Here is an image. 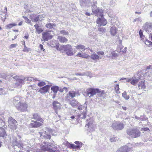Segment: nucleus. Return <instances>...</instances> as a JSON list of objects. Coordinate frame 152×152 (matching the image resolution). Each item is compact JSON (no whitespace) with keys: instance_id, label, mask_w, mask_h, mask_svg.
<instances>
[{"instance_id":"f257e3e1","label":"nucleus","mask_w":152,"mask_h":152,"mask_svg":"<svg viewBox=\"0 0 152 152\" xmlns=\"http://www.w3.org/2000/svg\"><path fill=\"white\" fill-rule=\"evenodd\" d=\"M92 10L93 13L97 14L98 16L101 17L98 18L96 20L97 24L100 25L105 26L107 22L106 20L103 17V10L102 9L98 8L97 6L95 5L92 6Z\"/></svg>"},{"instance_id":"f03ea898","label":"nucleus","mask_w":152,"mask_h":152,"mask_svg":"<svg viewBox=\"0 0 152 152\" xmlns=\"http://www.w3.org/2000/svg\"><path fill=\"white\" fill-rule=\"evenodd\" d=\"M59 50L61 52H64L67 56H73L75 52L73 50L71 45L69 44L61 45L59 48Z\"/></svg>"},{"instance_id":"7ed1b4c3","label":"nucleus","mask_w":152,"mask_h":152,"mask_svg":"<svg viewBox=\"0 0 152 152\" xmlns=\"http://www.w3.org/2000/svg\"><path fill=\"white\" fill-rule=\"evenodd\" d=\"M45 145H42L41 148L42 150L48 151L49 152H58L57 147L52 143L44 142Z\"/></svg>"},{"instance_id":"20e7f679","label":"nucleus","mask_w":152,"mask_h":152,"mask_svg":"<svg viewBox=\"0 0 152 152\" xmlns=\"http://www.w3.org/2000/svg\"><path fill=\"white\" fill-rule=\"evenodd\" d=\"M127 134L132 138H136L140 135V131L137 128H131L126 131Z\"/></svg>"},{"instance_id":"39448f33","label":"nucleus","mask_w":152,"mask_h":152,"mask_svg":"<svg viewBox=\"0 0 152 152\" xmlns=\"http://www.w3.org/2000/svg\"><path fill=\"white\" fill-rule=\"evenodd\" d=\"M8 126L12 129H16L17 128V122L14 119L11 117H9L8 120Z\"/></svg>"},{"instance_id":"423d86ee","label":"nucleus","mask_w":152,"mask_h":152,"mask_svg":"<svg viewBox=\"0 0 152 152\" xmlns=\"http://www.w3.org/2000/svg\"><path fill=\"white\" fill-rule=\"evenodd\" d=\"M28 104L25 102H20L16 106V108L18 110L26 112L27 110Z\"/></svg>"},{"instance_id":"0eeeda50","label":"nucleus","mask_w":152,"mask_h":152,"mask_svg":"<svg viewBox=\"0 0 152 152\" xmlns=\"http://www.w3.org/2000/svg\"><path fill=\"white\" fill-rule=\"evenodd\" d=\"M99 91V88H90L86 90L87 94L88 96L90 95L89 97H90L93 96Z\"/></svg>"},{"instance_id":"6e6552de","label":"nucleus","mask_w":152,"mask_h":152,"mask_svg":"<svg viewBox=\"0 0 152 152\" xmlns=\"http://www.w3.org/2000/svg\"><path fill=\"white\" fill-rule=\"evenodd\" d=\"M144 30L146 32L149 33L152 30V23L147 22L144 25L143 27Z\"/></svg>"},{"instance_id":"1a4fd4ad","label":"nucleus","mask_w":152,"mask_h":152,"mask_svg":"<svg viewBox=\"0 0 152 152\" xmlns=\"http://www.w3.org/2000/svg\"><path fill=\"white\" fill-rule=\"evenodd\" d=\"M111 126L114 129L121 130L123 129L124 126V124L121 123H118L117 122L113 123Z\"/></svg>"},{"instance_id":"9d476101","label":"nucleus","mask_w":152,"mask_h":152,"mask_svg":"<svg viewBox=\"0 0 152 152\" xmlns=\"http://www.w3.org/2000/svg\"><path fill=\"white\" fill-rule=\"evenodd\" d=\"M51 85H47L40 88L38 91L42 94H44L48 92Z\"/></svg>"},{"instance_id":"9b49d317","label":"nucleus","mask_w":152,"mask_h":152,"mask_svg":"<svg viewBox=\"0 0 152 152\" xmlns=\"http://www.w3.org/2000/svg\"><path fill=\"white\" fill-rule=\"evenodd\" d=\"M53 108L55 113L58 114L57 110L61 109V104L56 101H54L52 103Z\"/></svg>"},{"instance_id":"f8f14e48","label":"nucleus","mask_w":152,"mask_h":152,"mask_svg":"<svg viewBox=\"0 0 152 152\" xmlns=\"http://www.w3.org/2000/svg\"><path fill=\"white\" fill-rule=\"evenodd\" d=\"M42 38L44 41H48V40L51 39L53 36L50 35V34L48 32H44L42 33Z\"/></svg>"},{"instance_id":"ddd939ff","label":"nucleus","mask_w":152,"mask_h":152,"mask_svg":"<svg viewBox=\"0 0 152 152\" xmlns=\"http://www.w3.org/2000/svg\"><path fill=\"white\" fill-rule=\"evenodd\" d=\"M31 118L34 119L36 121H39L42 123L44 121V120L41 118L40 115L37 113H33Z\"/></svg>"},{"instance_id":"4468645a","label":"nucleus","mask_w":152,"mask_h":152,"mask_svg":"<svg viewBox=\"0 0 152 152\" xmlns=\"http://www.w3.org/2000/svg\"><path fill=\"white\" fill-rule=\"evenodd\" d=\"M30 126L33 128H38L42 125V122H39L37 121H31Z\"/></svg>"},{"instance_id":"2eb2a0df","label":"nucleus","mask_w":152,"mask_h":152,"mask_svg":"<svg viewBox=\"0 0 152 152\" xmlns=\"http://www.w3.org/2000/svg\"><path fill=\"white\" fill-rule=\"evenodd\" d=\"M21 97L19 96H16L14 97L13 99V104L16 106L20 104V102Z\"/></svg>"},{"instance_id":"dca6fc26","label":"nucleus","mask_w":152,"mask_h":152,"mask_svg":"<svg viewBox=\"0 0 152 152\" xmlns=\"http://www.w3.org/2000/svg\"><path fill=\"white\" fill-rule=\"evenodd\" d=\"M129 148L127 146H123L120 148L116 152H128Z\"/></svg>"},{"instance_id":"f3484780","label":"nucleus","mask_w":152,"mask_h":152,"mask_svg":"<svg viewBox=\"0 0 152 152\" xmlns=\"http://www.w3.org/2000/svg\"><path fill=\"white\" fill-rule=\"evenodd\" d=\"M0 123H1V125L4 128H7V125L5 124V118L3 114L0 115Z\"/></svg>"},{"instance_id":"a211bd4d","label":"nucleus","mask_w":152,"mask_h":152,"mask_svg":"<svg viewBox=\"0 0 152 152\" xmlns=\"http://www.w3.org/2000/svg\"><path fill=\"white\" fill-rule=\"evenodd\" d=\"M57 37V39L61 43H65L68 41V39L64 37L59 36Z\"/></svg>"},{"instance_id":"6ab92c4d","label":"nucleus","mask_w":152,"mask_h":152,"mask_svg":"<svg viewBox=\"0 0 152 152\" xmlns=\"http://www.w3.org/2000/svg\"><path fill=\"white\" fill-rule=\"evenodd\" d=\"M77 57H79L85 58H88L89 57V55L85 53H79L77 55Z\"/></svg>"},{"instance_id":"aec40b11","label":"nucleus","mask_w":152,"mask_h":152,"mask_svg":"<svg viewBox=\"0 0 152 152\" xmlns=\"http://www.w3.org/2000/svg\"><path fill=\"white\" fill-rule=\"evenodd\" d=\"M117 30L115 27H112L110 28V31L112 35L114 36L116 35Z\"/></svg>"},{"instance_id":"412c9836","label":"nucleus","mask_w":152,"mask_h":152,"mask_svg":"<svg viewBox=\"0 0 152 152\" xmlns=\"http://www.w3.org/2000/svg\"><path fill=\"white\" fill-rule=\"evenodd\" d=\"M76 94V92L72 91H69L68 94H67V96L66 97V98H67L69 96L71 98H73L75 96Z\"/></svg>"},{"instance_id":"4be33fe9","label":"nucleus","mask_w":152,"mask_h":152,"mask_svg":"<svg viewBox=\"0 0 152 152\" xmlns=\"http://www.w3.org/2000/svg\"><path fill=\"white\" fill-rule=\"evenodd\" d=\"M138 87L139 89H142L144 90L146 88V86L145 85L144 82L142 81L139 83L138 84Z\"/></svg>"},{"instance_id":"5701e85b","label":"nucleus","mask_w":152,"mask_h":152,"mask_svg":"<svg viewBox=\"0 0 152 152\" xmlns=\"http://www.w3.org/2000/svg\"><path fill=\"white\" fill-rule=\"evenodd\" d=\"M7 136L4 129L2 127H0V137H4Z\"/></svg>"},{"instance_id":"b1692460","label":"nucleus","mask_w":152,"mask_h":152,"mask_svg":"<svg viewBox=\"0 0 152 152\" xmlns=\"http://www.w3.org/2000/svg\"><path fill=\"white\" fill-rule=\"evenodd\" d=\"M97 93H98V96L104 99L106 97V94L104 90L100 91L99 90V91Z\"/></svg>"},{"instance_id":"393cba45","label":"nucleus","mask_w":152,"mask_h":152,"mask_svg":"<svg viewBox=\"0 0 152 152\" xmlns=\"http://www.w3.org/2000/svg\"><path fill=\"white\" fill-rule=\"evenodd\" d=\"M89 1V0H80V4L82 7H85L87 5Z\"/></svg>"},{"instance_id":"a878e982","label":"nucleus","mask_w":152,"mask_h":152,"mask_svg":"<svg viewBox=\"0 0 152 152\" xmlns=\"http://www.w3.org/2000/svg\"><path fill=\"white\" fill-rule=\"evenodd\" d=\"M34 26L36 29V31H37L38 34H40L43 31V30L42 28H39V26L38 24H36Z\"/></svg>"},{"instance_id":"bb28decb","label":"nucleus","mask_w":152,"mask_h":152,"mask_svg":"<svg viewBox=\"0 0 152 152\" xmlns=\"http://www.w3.org/2000/svg\"><path fill=\"white\" fill-rule=\"evenodd\" d=\"M70 104L72 107H74L76 106H78L79 104V103L75 100H72L70 102Z\"/></svg>"},{"instance_id":"cd10ccee","label":"nucleus","mask_w":152,"mask_h":152,"mask_svg":"<svg viewBox=\"0 0 152 152\" xmlns=\"http://www.w3.org/2000/svg\"><path fill=\"white\" fill-rule=\"evenodd\" d=\"M51 90L53 91L54 94H56L59 90L58 86H52L51 88Z\"/></svg>"},{"instance_id":"c85d7f7f","label":"nucleus","mask_w":152,"mask_h":152,"mask_svg":"<svg viewBox=\"0 0 152 152\" xmlns=\"http://www.w3.org/2000/svg\"><path fill=\"white\" fill-rule=\"evenodd\" d=\"M139 79L137 78L134 79L133 77L132 78V80L131 81V84L134 86L136 85L138 82Z\"/></svg>"},{"instance_id":"c756f323","label":"nucleus","mask_w":152,"mask_h":152,"mask_svg":"<svg viewBox=\"0 0 152 152\" xmlns=\"http://www.w3.org/2000/svg\"><path fill=\"white\" fill-rule=\"evenodd\" d=\"M56 25L54 23H49L45 25V26L47 28L49 29H51L53 28V27H56Z\"/></svg>"},{"instance_id":"7c9ffc66","label":"nucleus","mask_w":152,"mask_h":152,"mask_svg":"<svg viewBox=\"0 0 152 152\" xmlns=\"http://www.w3.org/2000/svg\"><path fill=\"white\" fill-rule=\"evenodd\" d=\"M74 143L76 144V148L77 149H80L82 147L83 145V143L81 142H80L78 141L75 142Z\"/></svg>"},{"instance_id":"2f4dec72","label":"nucleus","mask_w":152,"mask_h":152,"mask_svg":"<svg viewBox=\"0 0 152 152\" xmlns=\"http://www.w3.org/2000/svg\"><path fill=\"white\" fill-rule=\"evenodd\" d=\"M76 48L77 49H80L82 51H84L86 49V48L85 46L82 45H79L77 46H75Z\"/></svg>"},{"instance_id":"473e14b6","label":"nucleus","mask_w":152,"mask_h":152,"mask_svg":"<svg viewBox=\"0 0 152 152\" xmlns=\"http://www.w3.org/2000/svg\"><path fill=\"white\" fill-rule=\"evenodd\" d=\"M89 57L94 60L99 59V56L96 54H92Z\"/></svg>"},{"instance_id":"72a5a7b5","label":"nucleus","mask_w":152,"mask_h":152,"mask_svg":"<svg viewBox=\"0 0 152 152\" xmlns=\"http://www.w3.org/2000/svg\"><path fill=\"white\" fill-rule=\"evenodd\" d=\"M12 145L13 147H15V148H17V146H18L19 147H21V144L19 143L16 141L13 142Z\"/></svg>"},{"instance_id":"f704fd0d","label":"nucleus","mask_w":152,"mask_h":152,"mask_svg":"<svg viewBox=\"0 0 152 152\" xmlns=\"http://www.w3.org/2000/svg\"><path fill=\"white\" fill-rule=\"evenodd\" d=\"M122 97L126 100H128L129 98V95H127L126 92L125 91H124L122 94Z\"/></svg>"},{"instance_id":"c9c22d12","label":"nucleus","mask_w":152,"mask_h":152,"mask_svg":"<svg viewBox=\"0 0 152 152\" xmlns=\"http://www.w3.org/2000/svg\"><path fill=\"white\" fill-rule=\"evenodd\" d=\"M44 137L46 139H50L51 138V135L50 133H48L45 131V134L44 135Z\"/></svg>"},{"instance_id":"e433bc0d","label":"nucleus","mask_w":152,"mask_h":152,"mask_svg":"<svg viewBox=\"0 0 152 152\" xmlns=\"http://www.w3.org/2000/svg\"><path fill=\"white\" fill-rule=\"evenodd\" d=\"M98 31L100 34H102L105 33L106 29L104 28L100 27L99 28Z\"/></svg>"},{"instance_id":"4c0bfd02","label":"nucleus","mask_w":152,"mask_h":152,"mask_svg":"<svg viewBox=\"0 0 152 152\" xmlns=\"http://www.w3.org/2000/svg\"><path fill=\"white\" fill-rule=\"evenodd\" d=\"M42 16L41 15H39L36 17L33 20V21L36 22L42 18Z\"/></svg>"},{"instance_id":"58836bf2","label":"nucleus","mask_w":152,"mask_h":152,"mask_svg":"<svg viewBox=\"0 0 152 152\" xmlns=\"http://www.w3.org/2000/svg\"><path fill=\"white\" fill-rule=\"evenodd\" d=\"M60 34H62L64 35H68L69 32L68 31H66L64 30H63L60 31Z\"/></svg>"},{"instance_id":"ea45409f","label":"nucleus","mask_w":152,"mask_h":152,"mask_svg":"<svg viewBox=\"0 0 152 152\" xmlns=\"http://www.w3.org/2000/svg\"><path fill=\"white\" fill-rule=\"evenodd\" d=\"M17 24L15 23H10L6 26V28L7 29L10 28L13 26H15Z\"/></svg>"},{"instance_id":"a19ab883","label":"nucleus","mask_w":152,"mask_h":152,"mask_svg":"<svg viewBox=\"0 0 152 152\" xmlns=\"http://www.w3.org/2000/svg\"><path fill=\"white\" fill-rule=\"evenodd\" d=\"M118 140V138L117 137L114 136L111 137L110 138V141L111 142H116Z\"/></svg>"},{"instance_id":"79ce46f5","label":"nucleus","mask_w":152,"mask_h":152,"mask_svg":"<svg viewBox=\"0 0 152 152\" xmlns=\"http://www.w3.org/2000/svg\"><path fill=\"white\" fill-rule=\"evenodd\" d=\"M46 83L44 81H40L39 83L37 84V86L39 87H42L45 86Z\"/></svg>"},{"instance_id":"37998d69","label":"nucleus","mask_w":152,"mask_h":152,"mask_svg":"<svg viewBox=\"0 0 152 152\" xmlns=\"http://www.w3.org/2000/svg\"><path fill=\"white\" fill-rule=\"evenodd\" d=\"M139 118L141 121L148 120V118L144 115H141Z\"/></svg>"},{"instance_id":"c03bdc74","label":"nucleus","mask_w":152,"mask_h":152,"mask_svg":"<svg viewBox=\"0 0 152 152\" xmlns=\"http://www.w3.org/2000/svg\"><path fill=\"white\" fill-rule=\"evenodd\" d=\"M26 79V78H24L23 79H20L16 81L19 82V83H20V84L22 85L24 84V80Z\"/></svg>"},{"instance_id":"a18cd8bd","label":"nucleus","mask_w":152,"mask_h":152,"mask_svg":"<svg viewBox=\"0 0 152 152\" xmlns=\"http://www.w3.org/2000/svg\"><path fill=\"white\" fill-rule=\"evenodd\" d=\"M17 148H15V147H14V148L15 149V150L17 152H20V151L23 148V145L21 144V147H19L18 146L17 147Z\"/></svg>"},{"instance_id":"49530a36","label":"nucleus","mask_w":152,"mask_h":152,"mask_svg":"<svg viewBox=\"0 0 152 152\" xmlns=\"http://www.w3.org/2000/svg\"><path fill=\"white\" fill-rule=\"evenodd\" d=\"M145 44L148 46L150 47L152 45V42L151 41L146 40L145 42Z\"/></svg>"},{"instance_id":"de8ad7c7","label":"nucleus","mask_w":152,"mask_h":152,"mask_svg":"<svg viewBox=\"0 0 152 152\" xmlns=\"http://www.w3.org/2000/svg\"><path fill=\"white\" fill-rule=\"evenodd\" d=\"M6 94L5 90L3 88H0V95H3Z\"/></svg>"},{"instance_id":"09e8293b","label":"nucleus","mask_w":152,"mask_h":152,"mask_svg":"<svg viewBox=\"0 0 152 152\" xmlns=\"http://www.w3.org/2000/svg\"><path fill=\"white\" fill-rule=\"evenodd\" d=\"M50 45L52 47H55L57 50H58L59 48V45L55 43V45L53 44L52 43H50Z\"/></svg>"},{"instance_id":"8fccbe9b","label":"nucleus","mask_w":152,"mask_h":152,"mask_svg":"<svg viewBox=\"0 0 152 152\" xmlns=\"http://www.w3.org/2000/svg\"><path fill=\"white\" fill-rule=\"evenodd\" d=\"M48 129L49 131L50 130L51 133L52 135L56 136V135H57V133L56 132H55L54 130H52V129H49V128H48Z\"/></svg>"},{"instance_id":"3c124183","label":"nucleus","mask_w":152,"mask_h":152,"mask_svg":"<svg viewBox=\"0 0 152 152\" xmlns=\"http://www.w3.org/2000/svg\"><path fill=\"white\" fill-rule=\"evenodd\" d=\"M23 18L25 19V22L28 23H30L31 21L27 17L23 16Z\"/></svg>"},{"instance_id":"603ef678","label":"nucleus","mask_w":152,"mask_h":152,"mask_svg":"<svg viewBox=\"0 0 152 152\" xmlns=\"http://www.w3.org/2000/svg\"><path fill=\"white\" fill-rule=\"evenodd\" d=\"M86 104H84L83 106H82L81 105H79L78 106L77 109L79 110H81L84 109L85 108Z\"/></svg>"},{"instance_id":"864d4df0","label":"nucleus","mask_w":152,"mask_h":152,"mask_svg":"<svg viewBox=\"0 0 152 152\" xmlns=\"http://www.w3.org/2000/svg\"><path fill=\"white\" fill-rule=\"evenodd\" d=\"M82 76H89L90 75V72H86L82 73Z\"/></svg>"},{"instance_id":"5fc2aeb1","label":"nucleus","mask_w":152,"mask_h":152,"mask_svg":"<svg viewBox=\"0 0 152 152\" xmlns=\"http://www.w3.org/2000/svg\"><path fill=\"white\" fill-rule=\"evenodd\" d=\"M69 148L72 149H76V145L73 144H70L69 145Z\"/></svg>"},{"instance_id":"6e6d98bb","label":"nucleus","mask_w":152,"mask_h":152,"mask_svg":"<svg viewBox=\"0 0 152 152\" xmlns=\"http://www.w3.org/2000/svg\"><path fill=\"white\" fill-rule=\"evenodd\" d=\"M139 34L140 38H142L144 37V36L143 35L142 31L141 29L140 30Z\"/></svg>"},{"instance_id":"4d7b16f0","label":"nucleus","mask_w":152,"mask_h":152,"mask_svg":"<svg viewBox=\"0 0 152 152\" xmlns=\"http://www.w3.org/2000/svg\"><path fill=\"white\" fill-rule=\"evenodd\" d=\"M24 49L23 50V51H29V50H28V49L29 48H27L25 45V42L24 41Z\"/></svg>"},{"instance_id":"13d9d810","label":"nucleus","mask_w":152,"mask_h":152,"mask_svg":"<svg viewBox=\"0 0 152 152\" xmlns=\"http://www.w3.org/2000/svg\"><path fill=\"white\" fill-rule=\"evenodd\" d=\"M115 88V90H116V92L118 93V91H119V85L118 84H117L116 85Z\"/></svg>"},{"instance_id":"bf43d9fd","label":"nucleus","mask_w":152,"mask_h":152,"mask_svg":"<svg viewBox=\"0 0 152 152\" xmlns=\"http://www.w3.org/2000/svg\"><path fill=\"white\" fill-rule=\"evenodd\" d=\"M15 86L17 87H21L22 86V85L20 84L19 82L17 81V82L15 83Z\"/></svg>"},{"instance_id":"052dcab7","label":"nucleus","mask_w":152,"mask_h":152,"mask_svg":"<svg viewBox=\"0 0 152 152\" xmlns=\"http://www.w3.org/2000/svg\"><path fill=\"white\" fill-rule=\"evenodd\" d=\"M87 105L86 104V106H85V109L83 110V114H86V112H87Z\"/></svg>"},{"instance_id":"680f3d73","label":"nucleus","mask_w":152,"mask_h":152,"mask_svg":"<svg viewBox=\"0 0 152 152\" xmlns=\"http://www.w3.org/2000/svg\"><path fill=\"white\" fill-rule=\"evenodd\" d=\"M39 48H40L41 50H43V51H45V50L43 49V45H42V44H39Z\"/></svg>"},{"instance_id":"e2e57ef3","label":"nucleus","mask_w":152,"mask_h":152,"mask_svg":"<svg viewBox=\"0 0 152 152\" xmlns=\"http://www.w3.org/2000/svg\"><path fill=\"white\" fill-rule=\"evenodd\" d=\"M96 53L98 55H103L104 54V52L102 51H99L97 52Z\"/></svg>"},{"instance_id":"0e129e2a","label":"nucleus","mask_w":152,"mask_h":152,"mask_svg":"<svg viewBox=\"0 0 152 152\" xmlns=\"http://www.w3.org/2000/svg\"><path fill=\"white\" fill-rule=\"evenodd\" d=\"M111 53L112 56L113 57H116L118 55L117 54L113 52Z\"/></svg>"},{"instance_id":"69168bd1","label":"nucleus","mask_w":152,"mask_h":152,"mask_svg":"<svg viewBox=\"0 0 152 152\" xmlns=\"http://www.w3.org/2000/svg\"><path fill=\"white\" fill-rule=\"evenodd\" d=\"M13 78L15 79V80H16L17 81L19 79H20V77L18 76H15Z\"/></svg>"},{"instance_id":"338daca9","label":"nucleus","mask_w":152,"mask_h":152,"mask_svg":"<svg viewBox=\"0 0 152 152\" xmlns=\"http://www.w3.org/2000/svg\"><path fill=\"white\" fill-rule=\"evenodd\" d=\"M34 80V78L31 77H28L27 79V80L29 81H32V80Z\"/></svg>"},{"instance_id":"774afa93","label":"nucleus","mask_w":152,"mask_h":152,"mask_svg":"<svg viewBox=\"0 0 152 152\" xmlns=\"http://www.w3.org/2000/svg\"><path fill=\"white\" fill-rule=\"evenodd\" d=\"M1 77L4 79H5L6 77V75L4 73L2 74L1 75Z\"/></svg>"}]
</instances>
